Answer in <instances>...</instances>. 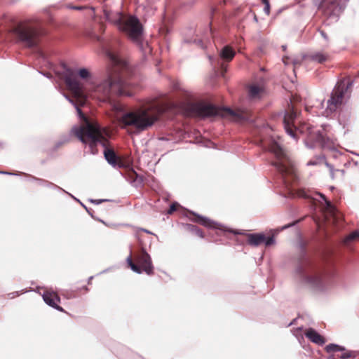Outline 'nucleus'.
<instances>
[{"instance_id": "c756f323", "label": "nucleus", "mask_w": 359, "mask_h": 359, "mask_svg": "<svg viewBox=\"0 0 359 359\" xmlns=\"http://www.w3.org/2000/svg\"><path fill=\"white\" fill-rule=\"evenodd\" d=\"M297 196L300 198L306 199L313 198V196L311 195V192L309 191H306V189L299 190Z\"/></svg>"}, {"instance_id": "cd10ccee", "label": "nucleus", "mask_w": 359, "mask_h": 359, "mask_svg": "<svg viewBox=\"0 0 359 359\" xmlns=\"http://www.w3.org/2000/svg\"><path fill=\"white\" fill-rule=\"evenodd\" d=\"M70 140L69 135H64L60 137V140L57 141L53 148V151H57L60 147H61L65 144L67 143Z\"/></svg>"}, {"instance_id": "c03bdc74", "label": "nucleus", "mask_w": 359, "mask_h": 359, "mask_svg": "<svg viewBox=\"0 0 359 359\" xmlns=\"http://www.w3.org/2000/svg\"><path fill=\"white\" fill-rule=\"evenodd\" d=\"M63 192L66 193L67 194H68L69 196H71L72 198H74L76 201H78L80 204H81V201L76 198V197H74V196H73L72 194H69V192L66 191L65 189L64 191H62Z\"/></svg>"}, {"instance_id": "4be33fe9", "label": "nucleus", "mask_w": 359, "mask_h": 359, "mask_svg": "<svg viewBox=\"0 0 359 359\" xmlns=\"http://www.w3.org/2000/svg\"><path fill=\"white\" fill-rule=\"evenodd\" d=\"M24 175L29 177L30 179H32L34 181H36L40 186L46 187H48V188H51V189H57L60 191H64V189L60 187L59 186H57V185L55 184L54 183L49 182L46 180L38 178L36 177H34L33 175L26 174V173H24Z\"/></svg>"}, {"instance_id": "6e6d98bb", "label": "nucleus", "mask_w": 359, "mask_h": 359, "mask_svg": "<svg viewBox=\"0 0 359 359\" xmlns=\"http://www.w3.org/2000/svg\"><path fill=\"white\" fill-rule=\"evenodd\" d=\"M2 144H2L1 142H0V146H2Z\"/></svg>"}, {"instance_id": "2f4dec72", "label": "nucleus", "mask_w": 359, "mask_h": 359, "mask_svg": "<svg viewBox=\"0 0 359 359\" xmlns=\"http://www.w3.org/2000/svg\"><path fill=\"white\" fill-rule=\"evenodd\" d=\"M63 95L75 107L78 114L79 115L80 114L83 115L82 111H81V109L79 108V107L78 106L77 103L73 99H72L69 96H68L67 94L64 93Z\"/></svg>"}, {"instance_id": "e433bc0d", "label": "nucleus", "mask_w": 359, "mask_h": 359, "mask_svg": "<svg viewBox=\"0 0 359 359\" xmlns=\"http://www.w3.org/2000/svg\"><path fill=\"white\" fill-rule=\"evenodd\" d=\"M297 223H298V221H297V220L294 221V222H290V223H289V224H285V225L283 226L280 230H285V229H288V228H290V227L294 226V225H296Z\"/></svg>"}, {"instance_id": "9b49d317", "label": "nucleus", "mask_w": 359, "mask_h": 359, "mask_svg": "<svg viewBox=\"0 0 359 359\" xmlns=\"http://www.w3.org/2000/svg\"><path fill=\"white\" fill-rule=\"evenodd\" d=\"M135 261L132 258V251L126 259V262L130 269L138 273L141 274L144 272L146 274L151 276L154 274V267L152 264L151 257L146 250L142 248L134 256Z\"/></svg>"}, {"instance_id": "f257e3e1", "label": "nucleus", "mask_w": 359, "mask_h": 359, "mask_svg": "<svg viewBox=\"0 0 359 359\" xmlns=\"http://www.w3.org/2000/svg\"><path fill=\"white\" fill-rule=\"evenodd\" d=\"M108 60L107 78L93 87L91 95L102 102H109L113 96H133L129 89L136 84L134 69L120 55L121 41L117 38L104 39L97 36Z\"/></svg>"}, {"instance_id": "2eb2a0df", "label": "nucleus", "mask_w": 359, "mask_h": 359, "mask_svg": "<svg viewBox=\"0 0 359 359\" xmlns=\"http://www.w3.org/2000/svg\"><path fill=\"white\" fill-rule=\"evenodd\" d=\"M189 32L190 35L192 34L193 36L191 37L188 35H186L184 38V42L185 43L196 44V46L201 47L203 49L205 48L203 40H208L210 38H212L215 41L216 38L218 37L219 35L218 32L212 28L210 23L205 27V29L201 34V37H198V34L195 36V31L192 28L189 29Z\"/></svg>"}, {"instance_id": "423d86ee", "label": "nucleus", "mask_w": 359, "mask_h": 359, "mask_svg": "<svg viewBox=\"0 0 359 359\" xmlns=\"http://www.w3.org/2000/svg\"><path fill=\"white\" fill-rule=\"evenodd\" d=\"M192 114L201 118L217 116H229L238 123L253 121L252 114L247 109H233L230 107H220L211 102H200L194 103L190 107Z\"/></svg>"}, {"instance_id": "49530a36", "label": "nucleus", "mask_w": 359, "mask_h": 359, "mask_svg": "<svg viewBox=\"0 0 359 359\" xmlns=\"http://www.w3.org/2000/svg\"><path fill=\"white\" fill-rule=\"evenodd\" d=\"M316 165V162L313 161H310L307 163V165Z\"/></svg>"}, {"instance_id": "37998d69", "label": "nucleus", "mask_w": 359, "mask_h": 359, "mask_svg": "<svg viewBox=\"0 0 359 359\" xmlns=\"http://www.w3.org/2000/svg\"><path fill=\"white\" fill-rule=\"evenodd\" d=\"M63 192L66 193L67 194H68L69 196H71L72 198H74L76 201H78L80 204H81V201L76 198V197H74V196H73L72 194H69V192L66 191L65 189L64 191H62Z\"/></svg>"}, {"instance_id": "6ab92c4d", "label": "nucleus", "mask_w": 359, "mask_h": 359, "mask_svg": "<svg viewBox=\"0 0 359 359\" xmlns=\"http://www.w3.org/2000/svg\"><path fill=\"white\" fill-rule=\"evenodd\" d=\"M42 297L45 303L48 306L59 311L65 312L64 309L58 305V303L60 302V298L55 292L46 291L43 292Z\"/></svg>"}, {"instance_id": "5701e85b", "label": "nucleus", "mask_w": 359, "mask_h": 359, "mask_svg": "<svg viewBox=\"0 0 359 359\" xmlns=\"http://www.w3.org/2000/svg\"><path fill=\"white\" fill-rule=\"evenodd\" d=\"M130 183L135 187H140L143 183V178L137 172L132 168L127 178Z\"/></svg>"}, {"instance_id": "ea45409f", "label": "nucleus", "mask_w": 359, "mask_h": 359, "mask_svg": "<svg viewBox=\"0 0 359 359\" xmlns=\"http://www.w3.org/2000/svg\"><path fill=\"white\" fill-rule=\"evenodd\" d=\"M0 174H3V175H20L21 174H23L22 172H8V171H0Z\"/></svg>"}, {"instance_id": "c9c22d12", "label": "nucleus", "mask_w": 359, "mask_h": 359, "mask_svg": "<svg viewBox=\"0 0 359 359\" xmlns=\"http://www.w3.org/2000/svg\"><path fill=\"white\" fill-rule=\"evenodd\" d=\"M348 237H349V239H351V240H355V239L359 238V230H355V231H352L349 234Z\"/></svg>"}, {"instance_id": "6e6552de", "label": "nucleus", "mask_w": 359, "mask_h": 359, "mask_svg": "<svg viewBox=\"0 0 359 359\" xmlns=\"http://www.w3.org/2000/svg\"><path fill=\"white\" fill-rule=\"evenodd\" d=\"M263 149L273 155L275 160L271 164L278 174L281 177L283 183L287 186V176H292L293 170L291 162L281 145L273 138H270L262 144Z\"/></svg>"}, {"instance_id": "4c0bfd02", "label": "nucleus", "mask_w": 359, "mask_h": 359, "mask_svg": "<svg viewBox=\"0 0 359 359\" xmlns=\"http://www.w3.org/2000/svg\"><path fill=\"white\" fill-rule=\"evenodd\" d=\"M107 201L108 200H107V199H89V201L91 203H94V204H96V205L101 204L102 203Z\"/></svg>"}, {"instance_id": "09e8293b", "label": "nucleus", "mask_w": 359, "mask_h": 359, "mask_svg": "<svg viewBox=\"0 0 359 359\" xmlns=\"http://www.w3.org/2000/svg\"><path fill=\"white\" fill-rule=\"evenodd\" d=\"M296 320H297V319H296V318L293 319V320H292V321H291V322L287 325V326H290V325H294V324L295 323Z\"/></svg>"}, {"instance_id": "393cba45", "label": "nucleus", "mask_w": 359, "mask_h": 359, "mask_svg": "<svg viewBox=\"0 0 359 359\" xmlns=\"http://www.w3.org/2000/svg\"><path fill=\"white\" fill-rule=\"evenodd\" d=\"M264 91V88L257 84H252L249 87L248 95L250 98L255 99L260 96V94Z\"/></svg>"}, {"instance_id": "f03ea898", "label": "nucleus", "mask_w": 359, "mask_h": 359, "mask_svg": "<svg viewBox=\"0 0 359 359\" xmlns=\"http://www.w3.org/2000/svg\"><path fill=\"white\" fill-rule=\"evenodd\" d=\"M309 241L299 237L298 247L300 252L294 267L295 279L302 285L315 291L325 290L336 273L334 266L325 261L316 259L307 253Z\"/></svg>"}, {"instance_id": "412c9836", "label": "nucleus", "mask_w": 359, "mask_h": 359, "mask_svg": "<svg viewBox=\"0 0 359 359\" xmlns=\"http://www.w3.org/2000/svg\"><path fill=\"white\" fill-rule=\"evenodd\" d=\"M270 231L271 233V235H266L264 232H261V236L263 237L261 241L262 244H264L266 248L276 244V235L280 231V230H271Z\"/></svg>"}, {"instance_id": "8fccbe9b", "label": "nucleus", "mask_w": 359, "mask_h": 359, "mask_svg": "<svg viewBox=\"0 0 359 359\" xmlns=\"http://www.w3.org/2000/svg\"><path fill=\"white\" fill-rule=\"evenodd\" d=\"M93 276H90L88 279V284H90L91 283V280L93 279Z\"/></svg>"}, {"instance_id": "f704fd0d", "label": "nucleus", "mask_w": 359, "mask_h": 359, "mask_svg": "<svg viewBox=\"0 0 359 359\" xmlns=\"http://www.w3.org/2000/svg\"><path fill=\"white\" fill-rule=\"evenodd\" d=\"M263 4L264 5V12L265 13L266 15H269L270 14V9H271L269 0H267L264 2H263Z\"/></svg>"}, {"instance_id": "4468645a", "label": "nucleus", "mask_w": 359, "mask_h": 359, "mask_svg": "<svg viewBox=\"0 0 359 359\" xmlns=\"http://www.w3.org/2000/svg\"><path fill=\"white\" fill-rule=\"evenodd\" d=\"M353 81L348 80L346 83L344 79L338 82L331 93L330 98L327 100V107L330 110L334 111L339 106H340L344 97V95L348 90L353 86Z\"/></svg>"}, {"instance_id": "aec40b11", "label": "nucleus", "mask_w": 359, "mask_h": 359, "mask_svg": "<svg viewBox=\"0 0 359 359\" xmlns=\"http://www.w3.org/2000/svg\"><path fill=\"white\" fill-rule=\"evenodd\" d=\"M305 336L313 343L319 346H323L325 344V339L320 335L315 329L309 328L306 330Z\"/></svg>"}, {"instance_id": "f3484780", "label": "nucleus", "mask_w": 359, "mask_h": 359, "mask_svg": "<svg viewBox=\"0 0 359 359\" xmlns=\"http://www.w3.org/2000/svg\"><path fill=\"white\" fill-rule=\"evenodd\" d=\"M297 117V112L292 106H289V109L285 111L283 117V126L285 132L294 140H297V127L294 122Z\"/></svg>"}, {"instance_id": "20e7f679", "label": "nucleus", "mask_w": 359, "mask_h": 359, "mask_svg": "<svg viewBox=\"0 0 359 359\" xmlns=\"http://www.w3.org/2000/svg\"><path fill=\"white\" fill-rule=\"evenodd\" d=\"M46 30L41 25V20L34 18L17 23L12 29V34L16 42L33 52L43 60L46 55L41 48L42 38Z\"/></svg>"}, {"instance_id": "c85d7f7f", "label": "nucleus", "mask_w": 359, "mask_h": 359, "mask_svg": "<svg viewBox=\"0 0 359 359\" xmlns=\"http://www.w3.org/2000/svg\"><path fill=\"white\" fill-rule=\"evenodd\" d=\"M342 352L343 353L339 355V358L341 359L353 358V356H355V354H357L354 351H349L346 349Z\"/></svg>"}, {"instance_id": "864d4df0", "label": "nucleus", "mask_w": 359, "mask_h": 359, "mask_svg": "<svg viewBox=\"0 0 359 359\" xmlns=\"http://www.w3.org/2000/svg\"><path fill=\"white\" fill-rule=\"evenodd\" d=\"M142 231H144V232L147 233H151L149 231L147 230V229H142Z\"/></svg>"}, {"instance_id": "0eeeda50", "label": "nucleus", "mask_w": 359, "mask_h": 359, "mask_svg": "<svg viewBox=\"0 0 359 359\" xmlns=\"http://www.w3.org/2000/svg\"><path fill=\"white\" fill-rule=\"evenodd\" d=\"M189 215H187V217L191 222L203 225V226L212 231L208 233V236L210 237V238H208L209 241H212L215 243L217 242V239L213 238L214 233H215L218 236H220L222 235H226L227 233H230L233 235L246 236L248 238V243L251 246L257 247L262 245L261 241L263 238V237L261 236V233H244L241 231L240 230L230 229L223 224H221L214 220L210 219L208 217L198 215L193 211H189Z\"/></svg>"}, {"instance_id": "9d476101", "label": "nucleus", "mask_w": 359, "mask_h": 359, "mask_svg": "<svg viewBox=\"0 0 359 359\" xmlns=\"http://www.w3.org/2000/svg\"><path fill=\"white\" fill-rule=\"evenodd\" d=\"M91 76L90 71L85 67L81 68L77 71L67 67L63 74V79L67 86L74 93L77 98L86 97L88 94L83 83L79 81L78 77L83 80H88Z\"/></svg>"}, {"instance_id": "7ed1b4c3", "label": "nucleus", "mask_w": 359, "mask_h": 359, "mask_svg": "<svg viewBox=\"0 0 359 359\" xmlns=\"http://www.w3.org/2000/svg\"><path fill=\"white\" fill-rule=\"evenodd\" d=\"M149 109L128 110L120 104L114 105L118 122L123 127H130L135 133L147 130L160 118H172L176 104L170 98L165 97L156 102Z\"/></svg>"}, {"instance_id": "f8f14e48", "label": "nucleus", "mask_w": 359, "mask_h": 359, "mask_svg": "<svg viewBox=\"0 0 359 359\" xmlns=\"http://www.w3.org/2000/svg\"><path fill=\"white\" fill-rule=\"evenodd\" d=\"M236 55V51L233 47L229 45L224 46L219 51V56L209 55L208 59L215 71H220L222 76L227 71V66L224 62H230Z\"/></svg>"}, {"instance_id": "5fc2aeb1", "label": "nucleus", "mask_w": 359, "mask_h": 359, "mask_svg": "<svg viewBox=\"0 0 359 359\" xmlns=\"http://www.w3.org/2000/svg\"><path fill=\"white\" fill-rule=\"evenodd\" d=\"M283 49H285L286 48V46H283Z\"/></svg>"}, {"instance_id": "a878e982", "label": "nucleus", "mask_w": 359, "mask_h": 359, "mask_svg": "<svg viewBox=\"0 0 359 359\" xmlns=\"http://www.w3.org/2000/svg\"><path fill=\"white\" fill-rule=\"evenodd\" d=\"M309 58L312 61H315L320 64H323L327 60L328 55L326 54H324L322 52H316V53L311 54L309 55Z\"/></svg>"}, {"instance_id": "603ef678", "label": "nucleus", "mask_w": 359, "mask_h": 359, "mask_svg": "<svg viewBox=\"0 0 359 359\" xmlns=\"http://www.w3.org/2000/svg\"><path fill=\"white\" fill-rule=\"evenodd\" d=\"M254 20H255V22H257V21H258V19H257V15H255V16H254Z\"/></svg>"}, {"instance_id": "72a5a7b5", "label": "nucleus", "mask_w": 359, "mask_h": 359, "mask_svg": "<svg viewBox=\"0 0 359 359\" xmlns=\"http://www.w3.org/2000/svg\"><path fill=\"white\" fill-rule=\"evenodd\" d=\"M179 206H180V204L178 203H177V202L172 203L169 207V209L168 210V214H169V215L172 214L174 212H175L177 210V209Z\"/></svg>"}, {"instance_id": "473e14b6", "label": "nucleus", "mask_w": 359, "mask_h": 359, "mask_svg": "<svg viewBox=\"0 0 359 359\" xmlns=\"http://www.w3.org/2000/svg\"><path fill=\"white\" fill-rule=\"evenodd\" d=\"M81 205L86 210V212L88 213V215L94 219L95 220H97V221H100L101 222H104L102 220H101L100 219H97L93 213H94V211L91 209V208H87L83 203H81Z\"/></svg>"}, {"instance_id": "de8ad7c7", "label": "nucleus", "mask_w": 359, "mask_h": 359, "mask_svg": "<svg viewBox=\"0 0 359 359\" xmlns=\"http://www.w3.org/2000/svg\"><path fill=\"white\" fill-rule=\"evenodd\" d=\"M354 352L357 354H355V356H353V359H359V351H354Z\"/></svg>"}, {"instance_id": "7c9ffc66", "label": "nucleus", "mask_w": 359, "mask_h": 359, "mask_svg": "<svg viewBox=\"0 0 359 359\" xmlns=\"http://www.w3.org/2000/svg\"><path fill=\"white\" fill-rule=\"evenodd\" d=\"M316 194L319 196V197L322 199V201L324 202V205L327 208H331L332 206V204L330 200L327 198L325 194L322 193L317 192Z\"/></svg>"}, {"instance_id": "dca6fc26", "label": "nucleus", "mask_w": 359, "mask_h": 359, "mask_svg": "<svg viewBox=\"0 0 359 359\" xmlns=\"http://www.w3.org/2000/svg\"><path fill=\"white\" fill-rule=\"evenodd\" d=\"M309 140L311 142V144H309V142H306L309 148L313 149L316 145H318L323 149H328L330 151L335 150V145L333 140L329 137L325 136L320 130H317L311 134Z\"/></svg>"}, {"instance_id": "79ce46f5", "label": "nucleus", "mask_w": 359, "mask_h": 359, "mask_svg": "<svg viewBox=\"0 0 359 359\" xmlns=\"http://www.w3.org/2000/svg\"><path fill=\"white\" fill-rule=\"evenodd\" d=\"M39 72L40 74H41L43 76H46V77H47L48 79H52L53 78L52 74L50 73H49V72H41V71H39Z\"/></svg>"}, {"instance_id": "58836bf2", "label": "nucleus", "mask_w": 359, "mask_h": 359, "mask_svg": "<svg viewBox=\"0 0 359 359\" xmlns=\"http://www.w3.org/2000/svg\"><path fill=\"white\" fill-rule=\"evenodd\" d=\"M68 8L76 11H83L86 8V6H68Z\"/></svg>"}, {"instance_id": "b1692460", "label": "nucleus", "mask_w": 359, "mask_h": 359, "mask_svg": "<svg viewBox=\"0 0 359 359\" xmlns=\"http://www.w3.org/2000/svg\"><path fill=\"white\" fill-rule=\"evenodd\" d=\"M182 226L186 231L191 232L201 238H205L203 231L197 226L192 224H182Z\"/></svg>"}, {"instance_id": "39448f33", "label": "nucleus", "mask_w": 359, "mask_h": 359, "mask_svg": "<svg viewBox=\"0 0 359 359\" xmlns=\"http://www.w3.org/2000/svg\"><path fill=\"white\" fill-rule=\"evenodd\" d=\"M71 131L82 143L88 145L90 154H97V147L101 144L104 148L103 154L107 163L114 168L122 167V163L118 161V157L114 149L108 148L106 143L101 140L100 134L92 124L87 123L81 126H75Z\"/></svg>"}, {"instance_id": "ddd939ff", "label": "nucleus", "mask_w": 359, "mask_h": 359, "mask_svg": "<svg viewBox=\"0 0 359 359\" xmlns=\"http://www.w3.org/2000/svg\"><path fill=\"white\" fill-rule=\"evenodd\" d=\"M318 9L321 11L324 15L328 18L337 20L340 13L344 7L341 4V0H313Z\"/></svg>"}, {"instance_id": "a211bd4d", "label": "nucleus", "mask_w": 359, "mask_h": 359, "mask_svg": "<svg viewBox=\"0 0 359 359\" xmlns=\"http://www.w3.org/2000/svg\"><path fill=\"white\" fill-rule=\"evenodd\" d=\"M104 17L107 22L115 25L119 30L126 15L121 11L104 10Z\"/></svg>"}, {"instance_id": "1a4fd4ad", "label": "nucleus", "mask_w": 359, "mask_h": 359, "mask_svg": "<svg viewBox=\"0 0 359 359\" xmlns=\"http://www.w3.org/2000/svg\"><path fill=\"white\" fill-rule=\"evenodd\" d=\"M119 31L125 33L132 41L135 43L144 54L151 52L149 45L143 40L144 27L136 15H126Z\"/></svg>"}, {"instance_id": "3c124183", "label": "nucleus", "mask_w": 359, "mask_h": 359, "mask_svg": "<svg viewBox=\"0 0 359 359\" xmlns=\"http://www.w3.org/2000/svg\"><path fill=\"white\" fill-rule=\"evenodd\" d=\"M82 289L85 290L86 291H88V288L87 286H83Z\"/></svg>"}, {"instance_id": "bb28decb", "label": "nucleus", "mask_w": 359, "mask_h": 359, "mask_svg": "<svg viewBox=\"0 0 359 359\" xmlns=\"http://www.w3.org/2000/svg\"><path fill=\"white\" fill-rule=\"evenodd\" d=\"M327 353L344 351H346V347L337 344H329L325 347Z\"/></svg>"}, {"instance_id": "a18cd8bd", "label": "nucleus", "mask_w": 359, "mask_h": 359, "mask_svg": "<svg viewBox=\"0 0 359 359\" xmlns=\"http://www.w3.org/2000/svg\"><path fill=\"white\" fill-rule=\"evenodd\" d=\"M63 192L66 193L67 194H68L69 196H71L72 198H74L76 201H78L80 204H81V201L76 198V197H74V196H73L72 194H69V192L66 191L65 189L64 191H62Z\"/></svg>"}, {"instance_id": "a19ab883", "label": "nucleus", "mask_w": 359, "mask_h": 359, "mask_svg": "<svg viewBox=\"0 0 359 359\" xmlns=\"http://www.w3.org/2000/svg\"><path fill=\"white\" fill-rule=\"evenodd\" d=\"M319 32H320V34L321 35V36L325 41H328V36H327V34L323 30H319Z\"/></svg>"}]
</instances>
